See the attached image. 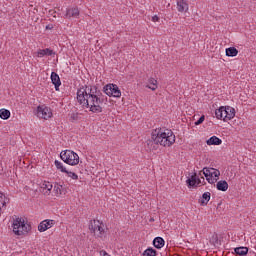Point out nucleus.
<instances>
[{"instance_id":"f03ea898","label":"nucleus","mask_w":256,"mask_h":256,"mask_svg":"<svg viewBox=\"0 0 256 256\" xmlns=\"http://www.w3.org/2000/svg\"><path fill=\"white\" fill-rule=\"evenodd\" d=\"M175 144V134L170 129L157 128L152 131L150 140L147 141L149 149H157L155 145L161 147H171Z\"/></svg>"},{"instance_id":"f3484780","label":"nucleus","mask_w":256,"mask_h":256,"mask_svg":"<svg viewBox=\"0 0 256 256\" xmlns=\"http://www.w3.org/2000/svg\"><path fill=\"white\" fill-rule=\"evenodd\" d=\"M51 55H53V50L49 49V48H46V49H39L37 52H36V57H51Z\"/></svg>"},{"instance_id":"9d476101","label":"nucleus","mask_w":256,"mask_h":256,"mask_svg":"<svg viewBox=\"0 0 256 256\" xmlns=\"http://www.w3.org/2000/svg\"><path fill=\"white\" fill-rule=\"evenodd\" d=\"M79 8L77 7H69L66 9V12L64 13L65 19H79Z\"/></svg>"},{"instance_id":"9b49d317","label":"nucleus","mask_w":256,"mask_h":256,"mask_svg":"<svg viewBox=\"0 0 256 256\" xmlns=\"http://www.w3.org/2000/svg\"><path fill=\"white\" fill-rule=\"evenodd\" d=\"M54 225H55V220H51V219L43 220L38 225V231L40 233H45V231L51 229V227H53Z\"/></svg>"},{"instance_id":"7ed1b4c3","label":"nucleus","mask_w":256,"mask_h":256,"mask_svg":"<svg viewBox=\"0 0 256 256\" xmlns=\"http://www.w3.org/2000/svg\"><path fill=\"white\" fill-rule=\"evenodd\" d=\"M11 227L12 233H14L16 237H25V235L31 233V224L21 217L13 219Z\"/></svg>"},{"instance_id":"20e7f679","label":"nucleus","mask_w":256,"mask_h":256,"mask_svg":"<svg viewBox=\"0 0 256 256\" xmlns=\"http://www.w3.org/2000/svg\"><path fill=\"white\" fill-rule=\"evenodd\" d=\"M235 113V108L231 106H221L215 111L216 119H220V121H224L225 123L234 119Z\"/></svg>"},{"instance_id":"2f4dec72","label":"nucleus","mask_w":256,"mask_h":256,"mask_svg":"<svg viewBox=\"0 0 256 256\" xmlns=\"http://www.w3.org/2000/svg\"><path fill=\"white\" fill-rule=\"evenodd\" d=\"M153 221H155V219L151 218V219H150V223H153Z\"/></svg>"},{"instance_id":"423d86ee","label":"nucleus","mask_w":256,"mask_h":256,"mask_svg":"<svg viewBox=\"0 0 256 256\" xmlns=\"http://www.w3.org/2000/svg\"><path fill=\"white\" fill-rule=\"evenodd\" d=\"M203 175L206 177V181L210 183L211 185L217 183L219 181V177L221 175V172L215 168H203Z\"/></svg>"},{"instance_id":"0eeeda50","label":"nucleus","mask_w":256,"mask_h":256,"mask_svg":"<svg viewBox=\"0 0 256 256\" xmlns=\"http://www.w3.org/2000/svg\"><path fill=\"white\" fill-rule=\"evenodd\" d=\"M89 229L95 235V237H103V233H105V228H103V222L99 220H91Z\"/></svg>"},{"instance_id":"4468645a","label":"nucleus","mask_w":256,"mask_h":256,"mask_svg":"<svg viewBox=\"0 0 256 256\" xmlns=\"http://www.w3.org/2000/svg\"><path fill=\"white\" fill-rule=\"evenodd\" d=\"M41 191L43 195H51V191H53V184L49 181H44L41 184Z\"/></svg>"},{"instance_id":"7c9ffc66","label":"nucleus","mask_w":256,"mask_h":256,"mask_svg":"<svg viewBox=\"0 0 256 256\" xmlns=\"http://www.w3.org/2000/svg\"><path fill=\"white\" fill-rule=\"evenodd\" d=\"M152 21H153V23H157V22L159 21V16L154 15V16L152 17Z\"/></svg>"},{"instance_id":"a211bd4d","label":"nucleus","mask_w":256,"mask_h":256,"mask_svg":"<svg viewBox=\"0 0 256 256\" xmlns=\"http://www.w3.org/2000/svg\"><path fill=\"white\" fill-rule=\"evenodd\" d=\"M216 189L218 191H227V189H229V183H227V181L225 180H220L216 183Z\"/></svg>"},{"instance_id":"bb28decb","label":"nucleus","mask_w":256,"mask_h":256,"mask_svg":"<svg viewBox=\"0 0 256 256\" xmlns=\"http://www.w3.org/2000/svg\"><path fill=\"white\" fill-rule=\"evenodd\" d=\"M7 203H9V199H7V197L5 196V194H3L2 192H0V215H1V209L2 207H5L7 205Z\"/></svg>"},{"instance_id":"2eb2a0df","label":"nucleus","mask_w":256,"mask_h":256,"mask_svg":"<svg viewBox=\"0 0 256 256\" xmlns=\"http://www.w3.org/2000/svg\"><path fill=\"white\" fill-rule=\"evenodd\" d=\"M50 77L56 91H59V87H61V78L59 77V74L52 72Z\"/></svg>"},{"instance_id":"cd10ccee","label":"nucleus","mask_w":256,"mask_h":256,"mask_svg":"<svg viewBox=\"0 0 256 256\" xmlns=\"http://www.w3.org/2000/svg\"><path fill=\"white\" fill-rule=\"evenodd\" d=\"M143 256H157V250L153 249V248H147L143 254Z\"/></svg>"},{"instance_id":"412c9836","label":"nucleus","mask_w":256,"mask_h":256,"mask_svg":"<svg viewBox=\"0 0 256 256\" xmlns=\"http://www.w3.org/2000/svg\"><path fill=\"white\" fill-rule=\"evenodd\" d=\"M239 55V50L235 47L226 48V56L227 57H237Z\"/></svg>"},{"instance_id":"1a4fd4ad","label":"nucleus","mask_w":256,"mask_h":256,"mask_svg":"<svg viewBox=\"0 0 256 256\" xmlns=\"http://www.w3.org/2000/svg\"><path fill=\"white\" fill-rule=\"evenodd\" d=\"M37 117H40V119H51L53 117V112L51 111V108L47 106H38Z\"/></svg>"},{"instance_id":"f257e3e1","label":"nucleus","mask_w":256,"mask_h":256,"mask_svg":"<svg viewBox=\"0 0 256 256\" xmlns=\"http://www.w3.org/2000/svg\"><path fill=\"white\" fill-rule=\"evenodd\" d=\"M77 102L91 113H103V98L96 86H82L77 90Z\"/></svg>"},{"instance_id":"6e6552de","label":"nucleus","mask_w":256,"mask_h":256,"mask_svg":"<svg viewBox=\"0 0 256 256\" xmlns=\"http://www.w3.org/2000/svg\"><path fill=\"white\" fill-rule=\"evenodd\" d=\"M104 93L108 95V97H115L116 99L121 97V89H119L117 84H107L104 86Z\"/></svg>"},{"instance_id":"b1692460","label":"nucleus","mask_w":256,"mask_h":256,"mask_svg":"<svg viewBox=\"0 0 256 256\" xmlns=\"http://www.w3.org/2000/svg\"><path fill=\"white\" fill-rule=\"evenodd\" d=\"M234 253H236V255L245 256L247 253H249V248L243 246L237 247L234 249Z\"/></svg>"},{"instance_id":"aec40b11","label":"nucleus","mask_w":256,"mask_h":256,"mask_svg":"<svg viewBox=\"0 0 256 256\" xmlns=\"http://www.w3.org/2000/svg\"><path fill=\"white\" fill-rule=\"evenodd\" d=\"M207 145H221L223 143V140H221L217 136H212L206 141Z\"/></svg>"},{"instance_id":"c756f323","label":"nucleus","mask_w":256,"mask_h":256,"mask_svg":"<svg viewBox=\"0 0 256 256\" xmlns=\"http://www.w3.org/2000/svg\"><path fill=\"white\" fill-rule=\"evenodd\" d=\"M203 121H205V116H201V117L195 122V125H201V123H203Z\"/></svg>"},{"instance_id":"ddd939ff","label":"nucleus","mask_w":256,"mask_h":256,"mask_svg":"<svg viewBox=\"0 0 256 256\" xmlns=\"http://www.w3.org/2000/svg\"><path fill=\"white\" fill-rule=\"evenodd\" d=\"M176 9L178 13H187L189 11V4L185 0H177Z\"/></svg>"},{"instance_id":"4be33fe9","label":"nucleus","mask_w":256,"mask_h":256,"mask_svg":"<svg viewBox=\"0 0 256 256\" xmlns=\"http://www.w3.org/2000/svg\"><path fill=\"white\" fill-rule=\"evenodd\" d=\"M146 87H147L148 89H151V91H157V87H158V85H157V79H155V78H150V79L148 80V84L146 85Z\"/></svg>"},{"instance_id":"6ab92c4d","label":"nucleus","mask_w":256,"mask_h":256,"mask_svg":"<svg viewBox=\"0 0 256 256\" xmlns=\"http://www.w3.org/2000/svg\"><path fill=\"white\" fill-rule=\"evenodd\" d=\"M153 245L156 249H163L165 247V240L161 237H156L153 240Z\"/></svg>"},{"instance_id":"dca6fc26","label":"nucleus","mask_w":256,"mask_h":256,"mask_svg":"<svg viewBox=\"0 0 256 256\" xmlns=\"http://www.w3.org/2000/svg\"><path fill=\"white\" fill-rule=\"evenodd\" d=\"M186 184L188 185V187H197V185H199V178H197V174L196 173L192 174L186 180Z\"/></svg>"},{"instance_id":"5701e85b","label":"nucleus","mask_w":256,"mask_h":256,"mask_svg":"<svg viewBox=\"0 0 256 256\" xmlns=\"http://www.w3.org/2000/svg\"><path fill=\"white\" fill-rule=\"evenodd\" d=\"M10 117H11V111L5 108L0 109V119L7 121V119H9Z\"/></svg>"},{"instance_id":"39448f33","label":"nucleus","mask_w":256,"mask_h":256,"mask_svg":"<svg viewBox=\"0 0 256 256\" xmlns=\"http://www.w3.org/2000/svg\"><path fill=\"white\" fill-rule=\"evenodd\" d=\"M60 158L66 163V165H79V154L75 153L73 150H63L60 153Z\"/></svg>"},{"instance_id":"c85d7f7f","label":"nucleus","mask_w":256,"mask_h":256,"mask_svg":"<svg viewBox=\"0 0 256 256\" xmlns=\"http://www.w3.org/2000/svg\"><path fill=\"white\" fill-rule=\"evenodd\" d=\"M66 174L68 177H70V179H73V181H77V179H79V175H77L75 172L67 170Z\"/></svg>"},{"instance_id":"a878e982","label":"nucleus","mask_w":256,"mask_h":256,"mask_svg":"<svg viewBox=\"0 0 256 256\" xmlns=\"http://www.w3.org/2000/svg\"><path fill=\"white\" fill-rule=\"evenodd\" d=\"M54 165L56 167V169H58V171H61V173H67V168L62 164L61 161L59 160H55L54 161Z\"/></svg>"},{"instance_id":"f8f14e48","label":"nucleus","mask_w":256,"mask_h":256,"mask_svg":"<svg viewBox=\"0 0 256 256\" xmlns=\"http://www.w3.org/2000/svg\"><path fill=\"white\" fill-rule=\"evenodd\" d=\"M53 192L55 193L56 197H61V195H67V188L63 186V184L55 183Z\"/></svg>"},{"instance_id":"393cba45","label":"nucleus","mask_w":256,"mask_h":256,"mask_svg":"<svg viewBox=\"0 0 256 256\" xmlns=\"http://www.w3.org/2000/svg\"><path fill=\"white\" fill-rule=\"evenodd\" d=\"M211 201V192H205L200 199L201 205H207Z\"/></svg>"}]
</instances>
